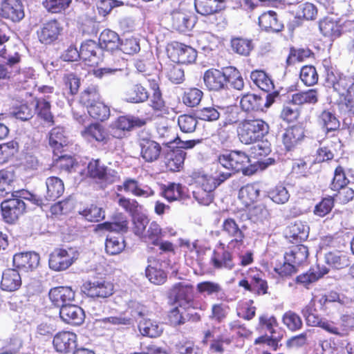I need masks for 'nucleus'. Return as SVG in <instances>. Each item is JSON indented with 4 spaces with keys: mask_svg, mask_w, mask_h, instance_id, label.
I'll use <instances>...</instances> for the list:
<instances>
[{
    "mask_svg": "<svg viewBox=\"0 0 354 354\" xmlns=\"http://www.w3.org/2000/svg\"><path fill=\"white\" fill-rule=\"evenodd\" d=\"M249 160L248 156L241 151H231L219 155L215 176L199 175L196 178V187L212 193L217 186L228 179L233 173L242 171L245 175H251L254 171L246 167Z\"/></svg>",
    "mask_w": 354,
    "mask_h": 354,
    "instance_id": "f257e3e1",
    "label": "nucleus"
},
{
    "mask_svg": "<svg viewBox=\"0 0 354 354\" xmlns=\"http://www.w3.org/2000/svg\"><path fill=\"white\" fill-rule=\"evenodd\" d=\"M238 136L245 145L257 142L269 131V125L261 119H248L241 121L238 127Z\"/></svg>",
    "mask_w": 354,
    "mask_h": 354,
    "instance_id": "f03ea898",
    "label": "nucleus"
},
{
    "mask_svg": "<svg viewBox=\"0 0 354 354\" xmlns=\"http://www.w3.org/2000/svg\"><path fill=\"white\" fill-rule=\"evenodd\" d=\"M78 257L79 252L74 248H56L50 254L49 267L54 271H64L71 267Z\"/></svg>",
    "mask_w": 354,
    "mask_h": 354,
    "instance_id": "7ed1b4c3",
    "label": "nucleus"
},
{
    "mask_svg": "<svg viewBox=\"0 0 354 354\" xmlns=\"http://www.w3.org/2000/svg\"><path fill=\"white\" fill-rule=\"evenodd\" d=\"M274 97L275 95L273 93H267L264 97L248 93L241 97L240 106L245 112L263 111L272 105L274 101Z\"/></svg>",
    "mask_w": 354,
    "mask_h": 354,
    "instance_id": "20e7f679",
    "label": "nucleus"
},
{
    "mask_svg": "<svg viewBox=\"0 0 354 354\" xmlns=\"http://www.w3.org/2000/svg\"><path fill=\"white\" fill-rule=\"evenodd\" d=\"M82 291L90 297L106 298L113 293V285L110 281L99 279L83 284Z\"/></svg>",
    "mask_w": 354,
    "mask_h": 354,
    "instance_id": "39448f33",
    "label": "nucleus"
},
{
    "mask_svg": "<svg viewBox=\"0 0 354 354\" xmlns=\"http://www.w3.org/2000/svg\"><path fill=\"white\" fill-rule=\"evenodd\" d=\"M87 174L91 178L103 180L107 183H113L119 178L117 171L108 169L99 160H93L89 162Z\"/></svg>",
    "mask_w": 354,
    "mask_h": 354,
    "instance_id": "423d86ee",
    "label": "nucleus"
},
{
    "mask_svg": "<svg viewBox=\"0 0 354 354\" xmlns=\"http://www.w3.org/2000/svg\"><path fill=\"white\" fill-rule=\"evenodd\" d=\"M20 0H0V17L12 22H19L24 17Z\"/></svg>",
    "mask_w": 354,
    "mask_h": 354,
    "instance_id": "0eeeda50",
    "label": "nucleus"
},
{
    "mask_svg": "<svg viewBox=\"0 0 354 354\" xmlns=\"http://www.w3.org/2000/svg\"><path fill=\"white\" fill-rule=\"evenodd\" d=\"M1 208L4 221L6 223H12L24 214L26 205L22 200L13 198L2 202Z\"/></svg>",
    "mask_w": 354,
    "mask_h": 354,
    "instance_id": "6e6552de",
    "label": "nucleus"
},
{
    "mask_svg": "<svg viewBox=\"0 0 354 354\" xmlns=\"http://www.w3.org/2000/svg\"><path fill=\"white\" fill-rule=\"evenodd\" d=\"M209 344V349L213 353L222 354L225 350V347L232 343L231 338L223 334H218L216 329L207 330L204 333V337L202 342L204 344Z\"/></svg>",
    "mask_w": 354,
    "mask_h": 354,
    "instance_id": "1a4fd4ad",
    "label": "nucleus"
},
{
    "mask_svg": "<svg viewBox=\"0 0 354 354\" xmlns=\"http://www.w3.org/2000/svg\"><path fill=\"white\" fill-rule=\"evenodd\" d=\"M227 68L221 71L216 68H210L206 71L203 75V81L206 87L210 91H220L227 86Z\"/></svg>",
    "mask_w": 354,
    "mask_h": 354,
    "instance_id": "9d476101",
    "label": "nucleus"
},
{
    "mask_svg": "<svg viewBox=\"0 0 354 354\" xmlns=\"http://www.w3.org/2000/svg\"><path fill=\"white\" fill-rule=\"evenodd\" d=\"M62 30L63 28L57 20L46 21L37 31L39 40L42 44H50L59 38Z\"/></svg>",
    "mask_w": 354,
    "mask_h": 354,
    "instance_id": "9b49d317",
    "label": "nucleus"
},
{
    "mask_svg": "<svg viewBox=\"0 0 354 354\" xmlns=\"http://www.w3.org/2000/svg\"><path fill=\"white\" fill-rule=\"evenodd\" d=\"M222 232L232 238L228 243L227 249L239 248L243 243L244 234L236 221L231 218H226L222 224Z\"/></svg>",
    "mask_w": 354,
    "mask_h": 354,
    "instance_id": "f8f14e48",
    "label": "nucleus"
},
{
    "mask_svg": "<svg viewBox=\"0 0 354 354\" xmlns=\"http://www.w3.org/2000/svg\"><path fill=\"white\" fill-rule=\"evenodd\" d=\"M140 156L145 161L153 162L160 156L162 147L160 145L150 138L141 137L139 139Z\"/></svg>",
    "mask_w": 354,
    "mask_h": 354,
    "instance_id": "ddd939ff",
    "label": "nucleus"
},
{
    "mask_svg": "<svg viewBox=\"0 0 354 354\" xmlns=\"http://www.w3.org/2000/svg\"><path fill=\"white\" fill-rule=\"evenodd\" d=\"M49 299L56 306L62 308L75 299V291L69 286H58L50 289Z\"/></svg>",
    "mask_w": 354,
    "mask_h": 354,
    "instance_id": "4468645a",
    "label": "nucleus"
},
{
    "mask_svg": "<svg viewBox=\"0 0 354 354\" xmlns=\"http://www.w3.org/2000/svg\"><path fill=\"white\" fill-rule=\"evenodd\" d=\"M80 59L93 66L97 64L101 59L102 49L93 40L83 42L80 48Z\"/></svg>",
    "mask_w": 354,
    "mask_h": 354,
    "instance_id": "2eb2a0df",
    "label": "nucleus"
},
{
    "mask_svg": "<svg viewBox=\"0 0 354 354\" xmlns=\"http://www.w3.org/2000/svg\"><path fill=\"white\" fill-rule=\"evenodd\" d=\"M10 31L9 28L5 24H0V58L7 66L11 67L20 62V55L18 53L13 55H7V50L4 46L10 39Z\"/></svg>",
    "mask_w": 354,
    "mask_h": 354,
    "instance_id": "dca6fc26",
    "label": "nucleus"
},
{
    "mask_svg": "<svg viewBox=\"0 0 354 354\" xmlns=\"http://www.w3.org/2000/svg\"><path fill=\"white\" fill-rule=\"evenodd\" d=\"M77 336L70 331H62L53 338V346L59 353H68L76 346Z\"/></svg>",
    "mask_w": 354,
    "mask_h": 354,
    "instance_id": "f3484780",
    "label": "nucleus"
},
{
    "mask_svg": "<svg viewBox=\"0 0 354 354\" xmlns=\"http://www.w3.org/2000/svg\"><path fill=\"white\" fill-rule=\"evenodd\" d=\"M122 189L138 197L147 198L154 194L153 190L150 187L142 185L133 178H127L122 185L118 186V191Z\"/></svg>",
    "mask_w": 354,
    "mask_h": 354,
    "instance_id": "a211bd4d",
    "label": "nucleus"
},
{
    "mask_svg": "<svg viewBox=\"0 0 354 354\" xmlns=\"http://www.w3.org/2000/svg\"><path fill=\"white\" fill-rule=\"evenodd\" d=\"M151 119H144L133 115L120 116L113 124V130L115 136L117 131H129L135 127H142L145 125L148 120Z\"/></svg>",
    "mask_w": 354,
    "mask_h": 354,
    "instance_id": "6ab92c4d",
    "label": "nucleus"
},
{
    "mask_svg": "<svg viewBox=\"0 0 354 354\" xmlns=\"http://www.w3.org/2000/svg\"><path fill=\"white\" fill-rule=\"evenodd\" d=\"M61 319L72 325H80L83 323L85 315L82 308L77 305L69 304L59 310Z\"/></svg>",
    "mask_w": 354,
    "mask_h": 354,
    "instance_id": "aec40b11",
    "label": "nucleus"
},
{
    "mask_svg": "<svg viewBox=\"0 0 354 354\" xmlns=\"http://www.w3.org/2000/svg\"><path fill=\"white\" fill-rule=\"evenodd\" d=\"M39 263V256L35 252H22L13 257L14 266L21 270L28 272L36 268Z\"/></svg>",
    "mask_w": 354,
    "mask_h": 354,
    "instance_id": "412c9836",
    "label": "nucleus"
},
{
    "mask_svg": "<svg viewBox=\"0 0 354 354\" xmlns=\"http://www.w3.org/2000/svg\"><path fill=\"white\" fill-rule=\"evenodd\" d=\"M46 193L44 196L47 201H55L64 192V185L62 179L56 176L48 177L46 180Z\"/></svg>",
    "mask_w": 354,
    "mask_h": 354,
    "instance_id": "4be33fe9",
    "label": "nucleus"
},
{
    "mask_svg": "<svg viewBox=\"0 0 354 354\" xmlns=\"http://www.w3.org/2000/svg\"><path fill=\"white\" fill-rule=\"evenodd\" d=\"M21 285V277L15 269H7L2 274L1 288L3 290L12 292Z\"/></svg>",
    "mask_w": 354,
    "mask_h": 354,
    "instance_id": "5701e85b",
    "label": "nucleus"
},
{
    "mask_svg": "<svg viewBox=\"0 0 354 354\" xmlns=\"http://www.w3.org/2000/svg\"><path fill=\"white\" fill-rule=\"evenodd\" d=\"M149 97L147 90L140 84H134L127 88L124 93L123 99L125 102L139 104L146 102Z\"/></svg>",
    "mask_w": 354,
    "mask_h": 354,
    "instance_id": "b1692460",
    "label": "nucleus"
},
{
    "mask_svg": "<svg viewBox=\"0 0 354 354\" xmlns=\"http://www.w3.org/2000/svg\"><path fill=\"white\" fill-rule=\"evenodd\" d=\"M176 62L183 64H188L195 62L197 53L194 48L181 43H177L174 48Z\"/></svg>",
    "mask_w": 354,
    "mask_h": 354,
    "instance_id": "393cba45",
    "label": "nucleus"
},
{
    "mask_svg": "<svg viewBox=\"0 0 354 354\" xmlns=\"http://www.w3.org/2000/svg\"><path fill=\"white\" fill-rule=\"evenodd\" d=\"M138 330L142 335L151 338L160 336L163 331L162 326L158 322L145 318L139 322Z\"/></svg>",
    "mask_w": 354,
    "mask_h": 354,
    "instance_id": "a878e982",
    "label": "nucleus"
},
{
    "mask_svg": "<svg viewBox=\"0 0 354 354\" xmlns=\"http://www.w3.org/2000/svg\"><path fill=\"white\" fill-rule=\"evenodd\" d=\"M304 138V131L299 127L294 126L286 129L282 134V142L288 151L295 147Z\"/></svg>",
    "mask_w": 354,
    "mask_h": 354,
    "instance_id": "bb28decb",
    "label": "nucleus"
},
{
    "mask_svg": "<svg viewBox=\"0 0 354 354\" xmlns=\"http://www.w3.org/2000/svg\"><path fill=\"white\" fill-rule=\"evenodd\" d=\"M193 293V286L187 282H180L175 284L171 292L177 301L185 302L187 304H189L192 301Z\"/></svg>",
    "mask_w": 354,
    "mask_h": 354,
    "instance_id": "cd10ccee",
    "label": "nucleus"
},
{
    "mask_svg": "<svg viewBox=\"0 0 354 354\" xmlns=\"http://www.w3.org/2000/svg\"><path fill=\"white\" fill-rule=\"evenodd\" d=\"M259 26L266 31L279 32L283 26L278 21L275 12L270 10L259 17Z\"/></svg>",
    "mask_w": 354,
    "mask_h": 354,
    "instance_id": "c85d7f7f",
    "label": "nucleus"
},
{
    "mask_svg": "<svg viewBox=\"0 0 354 354\" xmlns=\"http://www.w3.org/2000/svg\"><path fill=\"white\" fill-rule=\"evenodd\" d=\"M225 0H195V8L202 15H212L224 8Z\"/></svg>",
    "mask_w": 354,
    "mask_h": 354,
    "instance_id": "c756f323",
    "label": "nucleus"
},
{
    "mask_svg": "<svg viewBox=\"0 0 354 354\" xmlns=\"http://www.w3.org/2000/svg\"><path fill=\"white\" fill-rule=\"evenodd\" d=\"M98 44L101 49L113 51L119 48V36L113 30L109 29L104 30L100 35Z\"/></svg>",
    "mask_w": 354,
    "mask_h": 354,
    "instance_id": "7c9ffc66",
    "label": "nucleus"
},
{
    "mask_svg": "<svg viewBox=\"0 0 354 354\" xmlns=\"http://www.w3.org/2000/svg\"><path fill=\"white\" fill-rule=\"evenodd\" d=\"M308 249L304 245H296L290 248L284 255V259L295 263L297 266L306 261Z\"/></svg>",
    "mask_w": 354,
    "mask_h": 354,
    "instance_id": "2f4dec72",
    "label": "nucleus"
},
{
    "mask_svg": "<svg viewBox=\"0 0 354 354\" xmlns=\"http://www.w3.org/2000/svg\"><path fill=\"white\" fill-rule=\"evenodd\" d=\"M171 16L172 26L176 30L185 33L193 28V21L187 14L180 11H174Z\"/></svg>",
    "mask_w": 354,
    "mask_h": 354,
    "instance_id": "473e14b6",
    "label": "nucleus"
},
{
    "mask_svg": "<svg viewBox=\"0 0 354 354\" xmlns=\"http://www.w3.org/2000/svg\"><path fill=\"white\" fill-rule=\"evenodd\" d=\"M259 194L260 188L257 184H248L240 189L239 198L245 206H249L257 200Z\"/></svg>",
    "mask_w": 354,
    "mask_h": 354,
    "instance_id": "72a5a7b5",
    "label": "nucleus"
},
{
    "mask_svg": "<svg viewBox=\"0 0 354 354\" xmlns=\"http://www.w3.org/2000/svg\"><path fill=\"white\" fill-rule=\"evenodd\" d=\"M319 30L325 36L330 39L338 37L341 34L338 23L330 17H326L319 22Z\"/></svg>",
    "mask_w": 354,
    "mask_h": 354,
    "instance_id": "f704fd0d",
    "label": "nucleus"
},
{
    "mask_svg": "<svg viewBox=\"0 0 354 354\" xmlns=\"http://www.w3.org/2000/svg\"><path fill=\"white\" fill-rule=\"evenodd\" d=\"M290 101L296 105L315 104L318 101V93L316 89H308L292 95Z\"/></svg>",
    "mask_w": 354,
    "mask_h": 354,
    "instance_id": "c9c22d12",
    "label": "nucleus"
},
{
    "mask_svg": "<svg viewBox=\"0 0 354 354\" xmlns=\"http://www.w3.org/2000/svg\"><path fill=\"white\" fill-rule=\"evenodd\" d=\"M223 251L220 253L214 252L212 257V262L216 268H227L231 270L234 267L232 257L230 252L224 250V244L220 243Z\"/></svg>",
    "mask_w": 354,
    "mask_h": 354,
    "instance_id": "e433bc0d",
    "label": "nucleus"
},
{
    "mask_svg": "<svg viewBox=\"0 0 354 354\" xmlns=\"http://www.w3.org/2000/svg\"><path fill=\"white\" fill-rule=\"evenodd\" d=\"M18 86L24 89H28L36 86L35 74L32 68H26L15 75Z\"/></svg>",
    "mask_w": 354,
    "mask_h": 354,
    "instance_id": "4c0bfd02",
    "label": "nucleus"
},
{
    "mask_svg": "<svg viewBox=\"0 0 354 354\" xmlns=\"http://www.w3.org/2000/svg\"><path fill=\"white\" fill-rule=\"evenodd\" d=\"M326 263L335 269H342L349 265L348 257L339 252H329L325 254Z\"/></svg>",
    "mask_w": 354,
    "mask_h": 354,
    "instance_id": "58836bf2",
    "label": "nucleus"
},
{
    "mask_svg": "<svg viewBox=\"0 0 354 354\" xmlns=\"http://www.w3.org/2000/svg\"><path fill=\"white\" fill-rule=\"evenodd\" d=\"M252 81L262 91L266 93L270 92L274 88L272 80L263 71H254L251 73Z\"/></svg>",
    "mask_w": 354,
    "mask_h": 354,
    "instance_id": "ea45409f",
    "label": "nucleus"
},
{
    "mask_svg": "<svg viewBox=\"0 0 354 354\" xmlns=\"http://www.w3.org/2000/svg\"><path fill=\"white\" fill-rule=\"evenodd\" d=\"M49 145L54 150H59L67 145V137L63 127H56L49 133Z\"/></svg>",
    "mask_w": 354,
    "mask_h": 354,
    "instance_id": "a19ab883",
    "label": "nucleus"
},
{
    "mask_svg": "<svg viewBox=\"0 0 354 354\" xmlns=\"http://www.w3.org/2000/svg\"><path fill=\"white\" fill-rule=\"evenodd\" d=\"M100 95L97 86H88L81 94L80 102L88 109L93 105L100 102Z\"/></svg>",
    "mask_w": 354,
    "mask_h": 354,
    "instance_id": "79ce46f5",
    "label": "nucleus"
},
{
    "mask_svg": "<svg viewBox=\"0 0 354 354\" xmlns=\"http://www.w3.org/2000/svg\"><path fill=\"white\" fill-rule=\"evenodd\" d=\"M162 236V230L160 225L157 222L153 221L149 224L141 239L145 243L158 245Z\"/></svg>",
    "mask_w": 354,
    "mask_h": 354,
    "instance_id": "37998d69",
    "label": "nucleus"
},
{
    "mask_svg": "<svg viewBox=\"0 0 354 354\" xmlns=\"http://www.w3.org/2000/svg\"><path fill=\"white\" fill-rule=\"evenodd\" d=\"M347 82L346 79L341 78L337 83V86L342 87V90L339 91L340 92H346V106L350 113L354 114V83H351L350 81L348 84ZM336 89H338V88H336ZM339 90H340L339 88Z\"/></svg>",
    "mask_w": 354,
    "mask_h": 354,
    "instance_id": "c03bdc74",
    "label": "nucleus"
},
{
    "mask_svg": "<svg viewBox=\"0 0 354 354\" xmlns=\"http://www.w3.org/2000/svg\"><path fill=\"white\" fill-rule=\"evenodd\" d=\"M162 196L169 202L181 200L185 197V187L180 184L169 183L164 188Z\"/></svg>",
    "mask_w": 354,
    "mask_h": 354,
    "instance_id": "a18cd8bd",
    "label": "nucleus"
},
{
    "mask_svg": "<svg viewBox=\"0 0 354 354\" xmlns=\"http://www.w3.org/2000/svg\"><path fill=\"white\" fill-rule=\"evenodd\" d=\"M37 116L49 124H53V115L50 111V104L45 99H39L35 105Z\"/></svg>",
    "mask_w": 354,
    "mask_h": 354,
    "instance_id": "49530a36",
    "label": "nucleus"
},
{
    "mask_svg": "<svg viewBox=\"0 0 354 354\" xmlns=\"http://www.w3.org/2000/svg\"><path fill=\"white\" fill-rule=\"evenodd\" d=\"M185 153L180 150L168 153L166 161V167L171 171H179L183 167Z\"/></svg>",
    "mask_w": 354,
    "mask_h": 354,
    "instance_id": "de8ad7c7",
    "label": "nucleus"
},
{
    "mask_svg": "<svg viewBox=\"0 0 354 354\" xmlns=\"http://www.w3.org/2000/svg\"><path fill=\"white\" fill-rule=\"evenodd\" d=\"M319 124L327 131H335L339 127V122L331 112L324 111L319 116Z\"/></svg>",
    "mask_w": 354,
    "mask_h": 354,
    "instance_id": "09e8293b",
    "label": "nucleus"
},
{
    "mask_svg": "<svg viewBox=\"0 0 354 354\" xmlns=\"http://www.w3.org/2000/svg\"><path fill=\"white\" fill-rule=\"evenodd\" d=\"M309 234V227L301 221H297L289 226V236L297 241L306 240Z\"/></svg>",
    "mask_w": 354,
    "mask_h": 354,
    "instance_id": "8fccbe9b",
    "label": "nucleus"
},
{
    "mask_svg": "<svg viewBox=\"0 0 354 354\" xmlns=\"http://www.w3.org/2000/svg\"><path fill=\"white\" fill-rule=\"evenodd\" d=\"M203 96L201 90L197 88H190L187 89L183 96V103L189 107H194L199 104Z\"/></svg>",
    "mask_w": 354,
    "mask_h": 354,
    "instance_id": "3c124183",
    "label": "nucleus"
},
{
    "mask_svg": "<svg viewBox=\"0 0 354 354\" xmlns=\"http://www.w3.org/2000/svg\"><path fill=\"white\" fill-rule=\"evenodd\" d=\"M87 111L91 117L95 120L100 121L106 120L110 115L109 108L102 101L91 106L87 109Z\"/></svg>",
    "mask_w": 354,
    "mask_h": 354,
    "instance_id": "603ef678",
    "label": "nucleus"
},
{
    "mask_svg": "<svg viewBox=\"0 0 354 354\" xmlns=\"http://www.w3.org/2000/svg\"><path fill=\"white\" fill-rule=\"evenodd\" d=\"M270 216L268 209L263 204H259L249 209L248 217L252 222H263Z\"/></svg>",
    "mask_w": 354,
    "mask_h": 354,
    "instance_id": "864d4df0",
    "label": "nucleus"
},
{
    "mask_svg": "<svg viewBox=\"0 0 354 354\" xmlns=\"http://www.w3.org/2000/svg\"><path fill=\"white\" fill-rule=\"evenodd\" d=\"M80 214L90 222H98L104 218V211L95 205H91L80 212Z\"/></svg>",
    "mask_w": 354,
    "mask_h": 354,
    "instance_id": "5fc2aeb1",
    "label": "nucleus"
},
{
    "mask_svg": "<svg viewBox=\"0 0 354 354\" xmlns=\"http://www.w3.org/2000/svg\"><path fill=\"white\" fill-rule=\"evenodd\" d=\"M232 50L236 53L248 56L253 48L252 41L243 38H234L231 41Z\"/></svg>",
    "mask_w": 354,
    "mask_h": 354,
    "instance_id": "6e6d98bb",
    "label": "nucleus"
},
{
    "mask_svg": "<svg viewBox=\"0 0 354 354\" xmlns=\"http://www.w3.org/2000/svg\"><path fill=\"white\" fill-rule=\"evenodd\" d=\"M300 79L308 86L315 85L318 81V74L313 66H304L300 71Z\"/></svg>",
    "mask_w": 354,
    "mask_h": 354,
    "instance_id": "4d7b16f0",
    "label": "nucleus"
},
{
    "mask_svg": "<svg viewBox=\"0 0 354 354\" xmlns=\"http://www.w3.org/2000/svg\"><path fill=\"white\" fill-rule=\"evenodd\" d=\"M97 228L101 230L126 232L128 230V221L126 218L121 216L118 221L100 223L97 225Z\"/></svg>",
    "mask_w": 354,
    "mask_h": 354,
    "instance_id": "13d9d810",
    "label": "nucleus"
},
{
    "mask_svg": "<svg viewBox=\"0 0 354 354\" xmlns=\"http://www.w3.org/2000/svg\"><path fill=\"white\" fill-rule=\"evenodd\" d=\"M268 196L275 203L284 204L289 200L290 194L286 187L278 185L268 192Z\"/></svg>",
    "mask_w": 354,
    "mask_h": 354,
    "instance_id": "bf43d9fd",
    "label": "nucleus"
},
{
    "mask_svg": "<svg viewBox=\"0 0 354 354\" xmlns=\"http://www.w3.org/2000/svg\"><path fill=\"white\" fill-rule=\"evenodd\" d=\"M124 247V241L122 237L110 236L106 239L105 250L111 255L120 254Z\"/></svg>",
    "mask_w": 354,
    "mask_h": 354,
    "instance_id": "052dcab7",
    "label": "nucleus"
},
{
    "mask_svg": "<svg viewBox=\"0 0 354 354\" xmlns=\"http://www.w3.org/2000/svg\"><path fill=\"white\" fill-rule=\"evenodd\" d=\"M72 0H45L43 2L44 8L51 13H61L67 9Z\"/></svg>",
    "mask_w": 354,
    "mask_h": 354,
    "instance_id": "680f3d73",
    "label": "nucleus"
},
{
    "mask_svg": "<svg viewBox=\"0 0 354 354\" xmlns=\"http://www.w3.org/2000/svg\"><path fill=\"white\" fill-rule=\"evenodd\" d=\"M317 10L313 3L306 2L299 6L297 11V17L306 20H313L315 19Z\"/></svg>",
    "mask_w": 354,
    "mask_h": 354,
    "instance_id": "e2e57ef3",
    "label": "nucleus"
},
{
    "mask_svg": "<svg viewBox=\"0 0 354 354\" xmlns=\"http://www.w3.org/2000/svg\"><path fill=\"white\" fill-rule=\"evenodd\" d=\"M196 290L202 295H212L220 292L222 290V287L217 282L205 281L197 284Z\"/></svg>",
    "mask_w": 354,
    "mask_h": 354,
    "instance_id": "0e129e2a",
    "label": "nucleus"
},
{
    "mask_svg": "<svg viewBox=\"0 0 354 354\" xmlns=\"http://www.w3.org/2000/svg\"><path fill=\"white\" fill-rule=\"evenodd\" d=\"M198 121L196 118L189 115H182L178 117V124L184 133H192L195 131Z\"/></svg>",
    "mask_w": 354,
    "mask_h": 354,
    "instance_id": "69168bd1",
    "label": "nucleus"
},
{
    "mask_svg": "<svg viewBox=\"0 0 354 354\" xmlns=\"http://www.w3.org/2000/svg\"><path fill=\"white\" fill-rule=\"evenodd\" d=\"M82 135L87 138H92L98 142H103L106 139V133L102 127L97 124H91L82 131Z\"/></svg>",
    "mask_w": 354,
    "mask_h": 354,
    "instance_id": "338daca9",
    "label": "nucleus"
},
{
    "mask_svg": "<svg viewBox=\"0 0 354 354\" xmlns=\"http://www.w3.org/2000/svg\"><path fill=\"white\" fill-rule=\"evenodd\" d=\"M283 322L290 330H299L302 326L301 317L295 312L288 311L283 316Z\"/></svg>",
    "mask_w": 354,
    "mask_h": 354,
    "instance_id": "774afa93",
    "label": "nucleus"
}]
</instances>
